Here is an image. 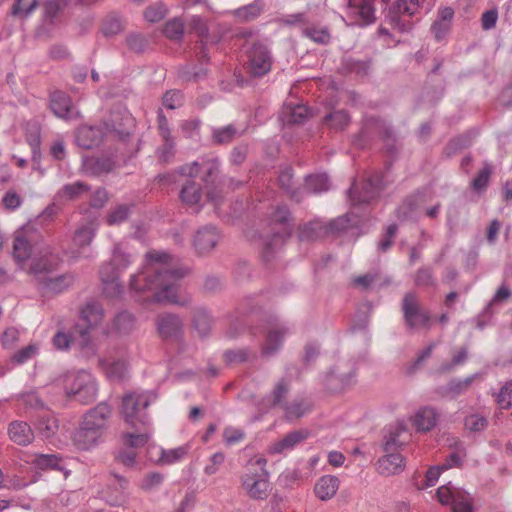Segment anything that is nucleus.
I'll return each mask as SVG.
<instances>
[{
    "instance_id": "nucleus-1",
    "label": "nucleus",
    "mask_w": 512,
    "mask_h": 512,
    "mask_svg": "<svg viewBox=\"0 0 512 512\" xmlns=\"http://www.w3.org/2000/svg\"><path fill=\"white\" fill-rule=\"evenodd\" d=\"M186 270L170 254L151 250L145 256L143 271L131 278V289L148 292L145 300L184 305L187 299L178 294V282Z\"/></svg>"
},
{
    "instance_id": "nucleus-2",
    "label": "nucleus",
    "mask_w": 512,
    "mask_h": 512,
    "mask_svg": "<svg viewBox=\"0 0 512 512\" xmlns=\"http://www.w3.org/2000/svg\"><path fill=\"white\" fill-rule=\"evenodd\" d=\"M153 400L150 392H132L122 399L121 415L126 424L135 428V432H127L123 435V444L130 447H143L151 438L150 422L146 414V408Z\"/></svg>"
},
{
    "instance_id": "nucleus-3",
    "label": "nucleus",
    "mask_w": 512,
    "mask_h": 512,
    "mask_svg": "<svg viewBox=\"0 0 512 512\" xmlns=\"http://www.w3.org/2000/svg\"><path fill=\"white\" fill-rule=\"evenodd\" d=\"M132 122L128 113H114L109 121L100 125H82L76 131V143L84 149L98 147L106 138L123 139L129 135L127 126Z\"/></svg>"
},
{
    "instance_id": "nucleus-4",
    "label": "nucleus",
    "mask_w": 512,
    "mask_h": 512,
    "mask_svg": "<svg viewBox=\"0 0 512 512\" xmlns=\"http://www.w3.org/2000/svg\"><path fill=\"white\" fill-rule=\"evenodd\" d=\"M37 233L33 226H21L14 233L13 256L18 263H24L31 259L30 270L33 273L49 271L58 264V257L39 251V255L33 254Z\"/></svg>"
},
{
    "instance_id": "nucleus-5",
    "label": "nucleus",
    "mask_w": 512,
    "mask_h": 512,
    "mask_svg": "<svg viewBox=\"0 0 512 512\" xmlns=\"http://www.w3.org/2000/svg\"><path fill=\"white\" fill-rule=\"evenodd\" d=\"M263 457L251 459L246 472L241 477V487L252 499H266L270 491L269 474Z\"/></svg>"
},
{
    "instance_id": "nucleus-6",
    "label": "nucleus",
    "mask_w": 512,
    "mask_h": 512,
    "mask_svg": "<svg viewBox=\"0 0 512 512\" xmlns=\"http://www.w3.org/2000/svg\"><path fill=\"white\" fill-rule=\"evenodd\" d=\"M66 395L82 404L95 400L98 385L93 375L85 370L68 372L63 377Z\"/></svg>"
},
{
    "instance_id": "nucleus-7",
    "label": "nucleus",
    "mask_w": 512,
    "mask_h": 512,
    "mask_svg": "<svg viewBox=\"0 0 512 512\" xmlns=\"http://www.w3.org/2000/svg\"><path fill=\"white\" fill-rule=\"evenodd\" d=\"M132 262L131 256L122 250L120 246L114 249L112 260L102 265L100 277L104 285V292L114 297L121 293L122 286L118 282L119 274Z\"/></svg>"
},
{
    "instance_id": "nucleus-8",
    "label": "nucleus",
    "mask_w": 512,
    "mask_h": 512,
    "mask_svg": "<svg viewBox=\"0 0 512 512\" xmlns=\"http://www.w3.org/2000/svg\"><path fill=\"white\" fill-rule=\"evenodd\" d=\"M81 319L85 322V327L75 324V332L79 333V345L82 349L94 352L96 345L92 342L90 331L103 321L104 309L97 302H89L81 309Z\"/></svg>"
},
{
    "instance_id": "nucleus-9",
    "label": "nucleus",
    "mask_w": 512,
    "mask_h": 512,
    "mask_svg": "<svg viewBox=\"0 0 512 512\" xmlns=\"http://www.w3.org/2000/svg\"><path fill=\"white\" fill-rule=\"evenodd\" d=\"M404 319L409 328H425L431 326V315L421 308L420 303L413 293L405 295L402 303Z\"/></svg>"
},
{
    "instance_id": "nucleus-10",
    "label": "nucleus",
    "mask_w": 512,
    "mask_h": 512,
    "mask_svg": "<svg viewBox=\"0 0 512 512\" xmlns=\"http://www.w3.org/2000/svg\"><path fill=\"white\" fill-rule=\"evenodd\" d=\"M437 498L444 505L451 504L453 512H471L472 503L469 494L451 485H443L437 490Z\"/></svg>"
},
{
    "instance_id": "nucleus-11",
    "label": "nucleus",
    "mask_w": 512,
    "mask_h": 512,
    "mask_svg": "<svg viewBox=\"0 0 512 512\" xmlns=\"http://www.w3.org/2000/svg\"><path fill=\"white\" fill-rule=\"evenodd\" d=\"M248 57V69L251 75L261 77L270 71L272 60L264 45L255 43L250 49Z\"/></svg>"
},
{
    "instance_id": "nucleus-12",
    "label": "nucleus",
    "mask_w": 512,
    "mask_h": 512,
    "mask_svg": "<svg viewBox=\"0 0 512 512\" xmlns=\"http://www.w3.org/2000/svg\"><path fill=\"white\" fill-rule=\"evenodd\" d=\"M309 437V432L307 430H296L288 433L283 438L273 442L269 448L268 452L270 454H283L293 450L298 444L303 442Z\"/></svg>"
},
{
    "instance_id": "nucleus-13",
    "label": "nucleus",
    "mask_w": 512,
    "mask_h": 512,
    "mask_svg": "<svg viewBox=\"0 0 512 512\" xmlns=\"http://www.w3.org/2000/svg\"><path fill=\"white\" fill-rule=\"evenodd\" d=\"M99 363L106 376L111 380L122 379L127 370L123 353H120L117 357L110 353L106 354L99 360Z\"/></svg>"
},
{
    "instance_id": "nucleus-14",
    "label": "nucleus",
    "mask_w": 512,
    "mask_h": 512,
    "mask_svg": "<svg viewBox=\"0 0 512 512\" xmlns=\"http://www.w3.org/2000/svg\"><path fill=\"white\" fill-rule=\"evenodd\" d=\"M340 487V480L334 475H323L314 484L313 492L317 499L329 501L336 495Z\"/></svg>"
},
{
    "instance_id": "nucleus-15",
    "label": "nucleus",
    "mask_w": 512,
    "mask_h": 512,
    "mask_svg": "<svg viewBox=\"0 0 512 512\" xmlns=\"http://www.w3.org/2000/svg\"><path fill=\"white\" fill-rule=\"evenodd\" d=\"M219 240L216 226H201L195 235L194 246L199 254L211 251Z\"/></svg>"
},
{
    "instance_id": "nucleus-16",
    "label": "nucleus",
    "mask_w": 512,
    "mask_h": 512,
    "mask_svg": "<svg viewBox=\"0 0 512 512\" xmlns=\"http://www.w3.org/2000/svg\"><path fill=\"white\" fill-rule=\"evenodd\" d=\"M110 415L111 408L109 405L106 403H100L85 414L82 423L103 433Z\"/></svg>"
},
{
    "instance_id": "nucleus-17",
    "label": "nucleus",
    "mask_w": 512,
    "mask_h": 512,
    "mask_svg": "<svg viewBox=\"0 0 512 512\" xmlns=\"http://www.w3.org/2000/svg\"><path fill=\"white\" fill-rule=\"evenodd\" d=\"M386 454L377 462V470L381 475L389 476L400 473L405 467V461L401 454L394 451Z\"/></svg>"
},
{
    "instance_id": "nucleus-18",
    "label": "nucleus",
    "mask_w": 512,
    "mask_h": 512,
    "mask_svg": "<svg viewBox=\"0 0 512 512\" xmlns=\"http://www.w3.org/2000/svg\"><path fill=\"white\" fill-rule=\"evenodd\" d=\"M70 0H45L42 4L43 21L49 25H56L69 6Z\"/></svg>"
},
{
    "instance_id": "nucleus-19",
    "label": "nucleus",
    "mask_w": 512,
    "mask_h": 512,
    "mask_svg": "<svg viewBox=\"0 0 512 512\" xmlns=\"http://www.w3.org/2000/svg\"><path fill=\"white\" fill-rule=\"evenodd\" d=\"M102 434V432L95 430V428L81 423V426L73 435V442L79 449L87 450L97 444Z\"/></svg>"
},
{
    "instance_id": "nucleus-20",
    "label": "nucleus",
    "mask_w": 512,
    "mask_h": 512,
    "mask_svg": "<svg viewBox=\"0 0 512 512\" xmlns=\"http://www.w3.org/2000/svg\"><path fill=\"white\" fill-rule=\"evenodd\" d=\"M115 167V161L109 157H86L83 159L82 164L83 171L94 176L110 173Z\"/></svg>"
},
{
    "instance_id": "nucleus-21",
    "label": "nucleus",
    "mask_w": 512,
    "mask_h": 512,
    "mask_svg": "<svg viewBox=\"0 0 512 512\" xmlns=\"http://www.w3.org/2000/svg\"><path fill=\"white\" fill-rule=\"evenodd\" d=\"M95 235L94 229L92 226H81L73 237V246L77 248V250H72V256L74 258L78 257H89L90 254L86 253L87 246L91 243L93 237Z\"/></svg>"
},
{
    "instance_id": "nucleus-22",
    "label": "nucleus",
    "mask_w": 512,
    "mask_h": 512,
    "mask_svg": "<svg viewBox=\"0 0 512 512\" xmlns=\"http://www.w3.org/2000/svg\"><path fill=\"white\" fill-rule=\"evenodd\" d=\"M381 191V182L378 178L375 180L369 179L365 186L363 187V193L364 195H356V192L353 190H350V198L352 202V207L355 208L356 206L362 205V204H369L372 201L376 200L379 196V193Z\"/></svg>"
},
{
    "instance_id": "nucleus-23",
    "label": "nucleus",
    "mask_w": 512,
    "mask_h": 512,
    "mask_svg": "<svg viewBox=\"0 0 512 512\" xmlns=\"http://www.w3.org/2000/svg\"><path fill=\"white\" fill-rule=\"evenodd\" d=\"M8 435L12 442L20 446H26L34 439L33 430L23 421L11 422L8 427Z\"/></svg>"
},
{
    "instance_id": "nucleus-24",
    "label": "nucleus",
    "mask_w": 512,
    "mask_h": 512,
    "mask_svg": "<svg viewBox=\"0 0 512 512\" xmlns=\"http://www.w3.org/2000/svg\"><path fill=\"white\" fill-rule=\"evenodd\" d=\"M50 107L57 117L67 119L72 111L71 99L62 91H54L50 96Z\"/></svg>"
},
{
    "instance_id": "nucleus-25",
    "label": "nucleus",
    "mask_w": 512,
    "mask_h": 512,
    "mask_svg": "<svg viewBox=\"0 0 512 512\" xmlns=\"http://www.w3.org/2000/svg\"><path fill=\"white\" fill-rule=\"evenodd\" d=\"M410 438V434L404 424L399 423L389 435L386 437L384 443V451H394L396 448L405 445Z\"/></svg>"
},
{
    "instance_id": "nucleus-26",
    "label": "nucleus",
    "mask_w": 512,
    "mask_h": 512,
    "mask_svg": "<svg viewBox=\"0 0 512 512\" xmlns=\"http://www.w3.org/2000/svg\"><path fill=\"white\" fill-rule=\"evenodd\" d=\"M26 461L41 470L62 469L61 459L56 454H33Z\"/></svg>"
},
{
    "instance_id": "nucleus-27",
    "label": "nucleus",
    "mask_w": 512,
    "mask_h": 512,
    "mask_svg": "<svg viewBox=\"0 0 512 512\" xmlns=\"http://www.w3.org/2000/svg\"><path fill=\"white\" fill-rule=\"evenodd\" d=\"M158 331L165 339L177 336L181 331V321L174 315H162L158 320Z\"/></svg>"
},
{
    "instance_id": "nucleus-28",
    "label": "nucleus",
    "mask_w": 512,
    "mask_h": 512,
    "mask_svg": "<svg viewBox=\"0 0 512 512\" xmlns=\"http://www.w3.org/2000/svg\"><path fill=\"white\" fill-rule=\"evenodd\" d=\"M437 415L434 409L424 407L419 409L413 417V424L419 431H429L436 424Z\"/></svg>"
},
{
    "instance_id": "nucleus-29",
    "label": "nucleus",
    "mask_w": 512,
    "mask_h": 512,
    "mask_svg": "<svg viewBox=\"0 0 512 512\" xmlns=\"http://www.w3.org/2000/svg\"><path fill=\"white\" fill-rule=\"evenodd\" d=\"M180 200L185 205L193 206L200 202L202 198L201 186L193 180H188L181 188L179 193Z\"/></svg>"
},
{
    "instance_id": "nucleus-30",
    "label": "nucleus",
    "mask_w": 512,
    "mask_h": 512,
    "mask_svg": "<svg viewBox=\"0 0 512 512\" xmlns=\"http://www.w3.org/2000/svg\"><path fill=\"white\" fill-rule=\"evenodd\" d=\"M90 190V186L84 182L77 181L64 185L57 193L61 200H76Z\"/></svg>"
},
{
    "instance_id": "nucleus-31",
    "label": "nucleus",
    "mask_w": 512,
    "mask_h": 512,
    "mask_svg": "<svg viewBox=\"0 0 512 512\" xmlns=\"http://www.w3.org/2000/svg\"><path fill=\"white\" fill-rule=\"evenodd\" d=\"M285 334L286 330L283 328H270L267 332L266 340L263 345V353L266 355H271L276 352L280 348Z\"/></svg>"
},
{
    "instance_id": "nucleus-32",
    "label": "nucleus",
    "mask_w": 512,
    "mask_h": 512,
    "mask_svg": "<svg viewBox=\"0 0 512 512\" xmlns=\"http://www.w3.org/2000/svg\"><path fill=\"white\" fill-rule=\"evenodd\" d=\"M79 340V333L75 332V325L70 331L60 329L52 338V344L57 350H68L71 344L76 340Z\"/></svg>"
},
{
    "instance_id": "nucleus-33",
    "label": "nucleus",
    "mask_w": 512,
    "mask_h": 512,
    "mask_svg": "<svg viewBox=\"0 0 512 512\" xmlns=\"http://www.w3.org/2000/svg\"><path fill=\"white\" fill-rule=\"evenodd\" d=\"M73 282V277L70 275H60L57 277L45 278L43 282V289L45 293H61Z\"/></svg>"
},
{
    "instance_id": "nucleus-34",
    "label": "nucleus",
    "mask_w": 512,
    "mask_h": 512,
    "mask_svg": "<svg viewBox=\"0 0 512 512\" xmlns=\"http://www.w3.org/2000/svg\"><path fill=\"white\" fill-rule=\"evenodd\" d=\"M260 227L262 228L260 233L264 235V237L261 236V242L263 245L265 257H268L269 250H273L274 248L279 247L282 244L283 239L280 235L273 231L272 226L266 225Z\"/></svg>"
},
{
    "instance_id": "nucleus-35",
    "label": "nucleus",
    "mask_w": 512,
    "mask_h": 512,
    "mask_svg": "<svg viewBox=\"0 0 512 512\" xmlns=\"http://www.w3.org/2000/svg\"><path fill=\"white\" fill-rule=\"evenodd\" d=\"M325 123L335 130H343L350 122V117L344 110H337L324 117Z\"/></svg>"
},
{
    "instance_id": "nucleus-36",
    "label": "nucleus",
    "mask_w": 512,
    "mask_h": 512,
    "mask_svg": "<svg viewBox=\"0 0 512 512\" xmlns=\"http://www.w3.org/2000/svg\"><path fill=\"white\" fill-rule=\"evenodd\" d=\"M329 187L326 175H309L305 179L304 190L308 193H318Z\"/></svg>"
},
{
    "instance_id": "nucleus-37",
    "label": "nucleus",
    "mask_w": 512,
    "mask_h": 512,
    "mask_svg": "<svg viewBox=\"0 0 512 512\" xmlns=\"http://www.w3.org/2000/svg\"><path fill=\"white\" fill-rule=\"evenodd\" d=\"M38 430L44 438H50L58 430L57 419L53 415L46 413L38 421Z\"/></svg>"
},
{
    "instance_id": "nucleus-38",
    "label": "nucleus",
    "mask_w": 512,
    "mask_h": 512,
    "mask_svg": "<svg viewBox=\"0 0 512 512\" xmlns=\"http://www.w3.org/2000/svg\"><path fill=\"white\" fill-rule=\"evenodd\" d=\"M262 12V6L258 3H252L234 11V15L241 22H249L256 19Z\"/></svg>"
},
{
    "instance_id": "nucleus-39",
    "label": "nucleus",
    "mask_w": 512,
    "mask_h": 512,
    "mask_svg": "<svg viewBox=\"0 0 512 512\" xmlns=\"http://www.w3.org/2000/svg\"><path fill=\"white\" fill-rule=\"evenodd\" d=\"M294 174L291 168L284 169L279 176V183L283 189L291 194L297 201L302 199L301 192L294 188Z\"/></svg>"
},
{
    "instance_id": "nucleus-40",
    "label": "nucleus",
    "mask_w": 512,
    "mask_h": 512,
    "mask_svg": "<svg viewBox=\"0 0 512 512\" xmlns=\"http://www.w3.org/2000/svg\"><path fill=\"white\" fill-rule=\"evenodd\" d=\"M286 416L289 419H297L311 410V405L306 400L294 401L287 406H283Z\"/></svg>"
},
{
    "instance_id": "nucleus-41",
    "label": "nucleus",
    "mask_w": 512,
    "mask_h": 512,
    "mask_svg": "<svg viewBox=\"0 0 512 512\" xmlns=\"http://www.w3.org/2000/svg\"><path fill=\"white\" fill-rule=\"evenodd\" d=\"M134 326L133 316L128 312L119 313L113 321V329L119 334H126Z\"/></svg>"
},
{
    "instance_id": "nucleus-42",
    "label": "nucleus",
    "mask_w": 512,
    "mask_h": 512,
    "mask_svg": "<svg viewBox=\"0 0 512 512\" xmlns=\"http://www.w3.org/2000/svg\"><path fill=\"white\" fill-rule=\"evenodd\" d=\"M464 426L470 432H481L488 426V420L486 417L474 413L465 418Z\"/></svg>"
},
{
    "instance_id": "nucleus-43",
    "label": "nucleus",
    "mask_w": 512,
    "mask_h": 512,
    "mask_svg": "<svg viewBox=\"0 0 512 512\" xmlns=\"http://www.w3.org/2000/svg\"><path fill=\"white\" fill-rule=\"evenodd\" d=\"M187 454L186 447H177L169 450L161 449V457L159 461L162 464H174L180 461Z\"/></svg>"
},
{
    "instance_id": "nucleus-44",
    "label": "nucleus",
    "mask_w": 512,
    "mask_h": 512,
    "mask_svg": "<svg viewBox=\"0 0 512 512\" xmlns=\"http://www.w3.org/2000/svg\"><path fill=\"white\" fill-rule=\"evenodd\" d=\"M126 43L128 48L136 53L143 52L148 46V40L140 34H132L127 37Z\"/></svg>"
},
{
    "instance_id": "nucleus-45",
    "label": "nucleus",
    "mask_w": 512,
    "mask_h": 512,
    "mask_svg": "<svg viewBox=\"0 0 512 512\" xmlns=\"http://www.w3.org/2000/svg\"><path fill=\"white\" fill-rule=\"evenodd\" d=\"M476 377L477 375H472L466 377L463 380L458 379L451 381L448 387V393H451L453 395H459L464 393L470 387V385L472 384Z\"/></svg>"
},
{
    "instance_id": "nucleus-46",
    "label": "nucleus",
    "mask_w": 512,
    "mask_h": 512,
    "mask_svg": "<svg viewBox=\"0 0 512 512\" xmlns=\"http://www.w3.org/2000/svg\"><path fill=\"white\" fill-rule=\"evenodd\" d=\"M184 32L183 23L180 20L174 19L165 24V35L173 40H178L182 37Z\"/></svg>"
},
{
    "instance_id": "nucleus-47",
    "label": "nucleus",
    "mask_w": 512,
    "mask_h": 512,
    "mask_svg": "<svg viewBox=\"0 0 512 512\" xmlns=\"http://www.w3.org/2000/svg\"><path fill=\"white\" fill-rule=\"evenodd\" d=\"M165 15L166 8L162 4L151 5L146 9L144 13L145 19L151 23L161 21Z\"/></svg>"
},
{
    "instance_id": "nucleus-48",
    "label": "nucleus",
    "mask_w": 512,
    "mask_h": 512,
    "mask_svg": "<svg viewBox=\"0 0 512 512\" xmlns=\"http://www.w3.org/2000/svg\"><path fill=\"white\" fill-rule=\"evenodd\" d=\"M23 0H16L12 6L11 14L15 17H27L37 6V0H32L28 5L22 4Z\"/></svg>"
},
{
    "instance_id": "nucleus-49",
    "label": "nucleus",
    "mask_w": 512,
    "mask_h": 512,
    "mask_svg": "<svg viewBox=\"0 0 512 512\" xmlns=\"http://www.w3.org/2000/svg\"><path fill=\"white\" fill-rule=\"evenodd\" d=\"M129 207L126 205L116 206L109 214L108 221L110 224H118L125 222L129 217Z\"/></svg>"
},
{
    "instance_id": "nucleus-50",
    "label": "nucleus",
    "mask_w": 512,
    "mask_h": 512,
    "mask_svg": "<svg viewBox=\"0 0 512 512\" xmlns=\"http://www.w3.org/2000/svg\"><path fill=\"white\" fill-rule=\"evenodd\" d=\"M490 176H491V168L489 166H485L484 168H482L479 171V173L477 174V176L472 181L473 189H475L477 191H481L484 188H486V186L489 183Z\"/></svg>"
},
{
    "instance_id": "nucleus-51",
    "label": "nucleus",
    "mask_w": 512,
    "mask_h": 512,
    "mask_svg": "<svg viewBox=\"0 0 512 512\" xmlns=\"http://www.w3.org/2000/svg\"><path fill=\"white\" fill-rule=\"evenodd\" d=\"M497 403L502 409H508L512 405V382L504 385L498 396Z\"/></svg>"
},
{
    "instance_id": "nucleus-52",
    "label": "nucleus",
    "mask_w": 512,
    "mask_h": 512,
    "mask_svg": "<svg viewBox=\"0 0 512 512\" xmlns=\"http://www.w3.org/2000/svg\"><path fill=\"white\" fill-rule=\"evenodd\" d=\"M109 200V195L106 189L98 188L91 196L89 205L94 209L103 208Z\"/></svg>"
},
{
    "instance_id": "nucleus-53",
    "label": "nucleus",
    "mask_w": 512,
    "mask_h": 512,
    "mask_svg": "<svg viewBox=\"0 0 512 512\" xmlns=\"http://www.w3.org/2000/svg\"><path fill=\"white\" fill-rule=\"evenodd\" d=\"M358 14L363 24H370L375 20L374 8L370 0H364L359 6Z\"/></svg>"
},
{
    "instance_id": "nucleus-54",
    "label": "nucleus",
    "mask_w": 512,
    "mask_h": 512,
    "mask_svg": "<svg viewBox=\"0 0 512 512\" xmlns=\"http://www.w3.org/2000/svg\"><path fill=\"white\" fill-rule=\"evenodd\" d=\"M396 7L399 13L414 15L419 9L418 0H397Z\"/></svg>"
},
{
    "instance_id": "nucleus-55",
    "label": "nucleus",
    "mask_w": 512,
    "mask_h": 512,
    "mask_svg": "<svg viewBox=\"0 0 512 512\" xmlns=\"http://www.w3.org/2000/svg\"><path fill=\"white\" fill-rule=\"evenodd\" d=\"M38 352V346L35 344H30L26 348L19 350L13 356V360L17 363H24L31 359Z\"/></svg>"
},
{
    "instance_id": "nucleus-56",
    "label": "nucleus",
    "mask_w": 512,
    "mask_h": 512,
    "mask_svg": "<svg viewBox=\"0 0 512 512\" xmlns=\"http://www.w3.org/2000/svg\"><path fill=\"white\" fill-rule=\"evenodd\" d=\"M467 358V351L464 348H461L456 354L453 356L451 364H443L438 369V373H446L449 372L454 366L462 364Z\"/></svg>"
},
{
    "instance_id": "nucleus-57",
    "label": "nucleus",
    "mask_w": 512,
    "mask_h": 512,
    "mask_svg": "<svg viewBox=\"0 0 512 512\" xmlns=\"http://www.w3.org/2000/svg\"><path fill=\"white\" fill-rule=\"evenodd\" d=\"M18 338H19V331L14 327H10L4 331V333L1 337V343H2L3 347H5V348H12L15 345V343L18 341Z\"/></svg>"
},
{
    "instance_id": "nucleus-58",
    "label": "nucleus",
    "mask_w": 512,
    "mask_h": 512,
    "mask_svg": "<svg viewBox=\"0 0 512 512\" xmlns=\"http://www.w3.org/2000/svg\"><path fill=\"white\" fill-rule=\"evenodd\" d=\"M224 460H225V455L223 453H221V452L214 453L210 458V463L208 465H206V467L204 468V472L207 475L215 474L218 471L219 466L222 465V463L224 462Z\"/></svg>"
},
{
    "instance_id": "nucleus-59",
    "label": "nucleus",
    "mask_w": 512,
    "mask_h": 512,
    "mask_svg": "<svg viewBox=\"0 0 512 512\" xmlns=\"http://www.w3.org/2000/svg\"><path fill=\"white\" fill-rule=\"evenodd\" d=\"M308 108L304 105H296L291 108L290 111V120L293 123L299 124L305 121L308 118Z\"/></svg>"
},
{
    "instance_id": "nucleus-60",
    "label": "nucleus",
    "mask_w": 512,
    "mask_h": 512,
    "mask_svg": "<svg viewBox=\"0 0 512 512\" xmlns=\"http://www.w3.org/2000/svg\"><path fill=\"white\" fill-rule=\"evenodd\" d=\"M307 36H309L313 41L317 43H328L330 40V34L325 28H312L306 31Z\"/></svg>"
},
{
    "instance_id": "nucleus-61",
    "label": "nucleus",
    "mask_w": 512,
    "mask_h": 512,
    "mask_svg": "<svg viewBox=\"0 0 512 512\" xmlns=\"http://www.w3.org/2000/svg\"><path fill=\"white\" fill-rule=\"evenodd\" d=\"M236 131L231 125L218 129L214 132V138L217 143H227L235 136Z\"/></svg>"
},
{
    "instance_id": "nucleus-62",
    "label": "nucleus",
    "mask_w": 512,
    "mask_h": 512,
    "mask_svg": "<svg viewBox=\"0 0 512 512\" xmlns=\"http://www.w3.org/2000/svg\"><path fill=\"white\" fill-rule=\"evenodd\" d=\"M288 392V384L285 380H281L277 383L272 393V405H280L282 398Z\"/></svg>"
},
{
    "instance_id": "nucleus-63",
    "label": "nucleus",
    "mask_w": 512,
    "mask_h": 512,
    "mask_svg": "<svg viewBox=\"0 0 512 512\" xmlns=\"http://www.w3.org/2000/svg\"><path fill=\"white\" fill-rule=\"evenodd\" d=\"M2 201L7 209H16L22 203L20 195L13 190H9L8 192H6Z\"/></svg>"
},
{
    "instance_id": "nucleus-64",
    "label": "nucleus",
    "mask_w": 512,
    "mask_h": 512,
    "mask_svg": "<svg viewBox=\"0 0 512 512\" xmlns=\"http://www.w3.org/2000/svg\"><path fill=\"white\" fill-rule=\"evenodd\" d=\"M163 477L159 473H151L145 476L141 482V488L151 490L162 483Z\"/></svg>"
}]
</instances>
